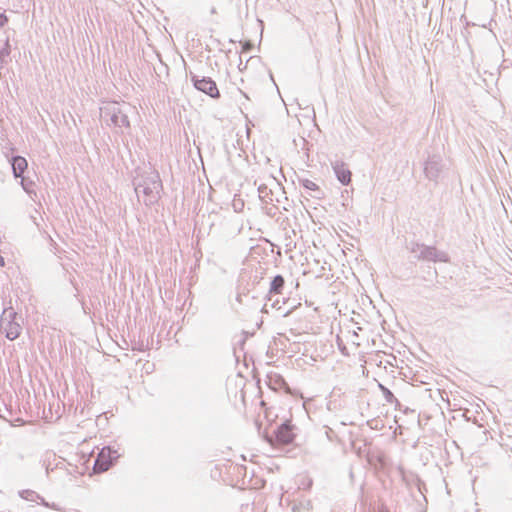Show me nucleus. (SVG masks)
Listing matches in <instances>:
<instances>
[{
	"label": "nucleus",
	"mask_w": 512,
	"mask_h": 512,
	"mask_svg": "<svg viewBox=\"0 0 512 512\" xmlns=\"http://www.w3.org/2000/svg\"><path fill=\"white\" fill-rule=\"evenodd\" d=\"M162 189V181L156 171L142 174L134 180V190L137 198L146 206L158 203Z\"/></svg>",
	"instance_id": "nucleus-1"
},
{
	"label": "nucleus",
	"mask_w": 512,
	"mask_h": 512,
	"mask_svg": "<svg viewBox=\"0 0 512 512\" xmlns=\"http://www.w3.org/2000/svg\"><path fill=\"white\" fill-rule=\"evenodd\" d=\"M118 457L119 455L111 456L110 447H103L95 460L94 471L98 473L107 471L112 461L116 460Z\"/></svg>",
	"instance_id": "nucleus-6"
},
{
	"label": "nucleus",
	"mask_w": 512,
	"mask_h": 512,
	"mask_svg": "<svg viewBox=\"0 0 512 512\" xmlns=\"http://www.w3.org/2000/svg\"><path fill=\"white\" fill-rule=\"evenodd\" d=\"M410 252L418 260L432 262H448L449 256L445 251L438 250L434 246H427L421 243L412 242L409 247Z\"/></svg>",
	"instance_id": "nucleus-3"
},
{
	"label": "nucleus",
	"mask_w": 512,
	"mask_h": 512,
	"mask_svg": "<svg viewBox=\"0 0 512 512\" xmlns=\"http://www.w3.org/2000/svg\"><path fill=\"white\" fill-rule=\"evenodd\" d=\"M20 496L28 501H35L36 499L40 498V496L32 490H23L20 493Z\"/></svg>",
	"instance_id": "nucleus-14"
},
{
	"label": "nucleus",
	"mask_w": 512,
	"mask_h": 512,
	"mask_svg": "<svg viewBox=\"0 0 512 512\" xmlns=\"http://www.w3.org/2000/svg\"><path fill=\"white\" fill-rule=\"evenodd\" d=\"M299 183L306 190L311 191V192L314 193V194H311L312 197L317 198V199H321L323 197V191L312 180H309V179H306V178H300L299 179Z\"/></svg>",
	"instance_id": "nucleus-10"
},
{
	"label": "nucleus",
	"mask_w": 512,
	"mask_h": 512,
	"mask_svg": "<svg viewBox=\"0 0 512 512\" xmlns=\"http://www.w3.org/2000/svg\"><path fill=\"white\" fill-rule=\"evenodd\" d=\"M293 512H308L302 507H293Z\"/></svg>",
	"instance_id": "nucleus-16"
},
{
	"label": "nucleus",
	"mask_w": 512,
	"mask_h": 512,
	"mask_svg": "<svg viewBox=\"0 0 512 512\" xmlns=\"http://www.w3.org/2000/svg\"><path fill=\"white\" fill-rule=\"evenodd\" d=\"M258 193H259V198L263 202L268 203V202H271L273 200L272 199V192H271V190L265 184L259 185Z\"/></svg>",
	"instance_id": "nucleus-13"
},
{
	"label": "nucleus",
	"mask_w": 512,
	"mask_h": 512,
	"mask_svg": "<svg viewBox=\"0 0 512 512\" xmlns=\"http://www.w3.org/2000/svg\"><path fill=\"white\" fill-rule=\"evenodd\" d=\"M275 442L278 444L287 445L293 442L295 438L294 426L286 421L282 423L275 431Z\"/></svg>",
	"instance_id": "nucleus-5"
},
{
	"label": "nucleus",
	"mask_w": 512,
	"mask_h": 512,
	"mask_svg": "<svg viewBox=\"0 0 512 512\" xmlns=\"http://www.w3.org/2000/svg\"><path fill=\"white\" fill-rule=\"evenodd\" d=\"M284 278L281 276V275H276L271 283H270V289H269V294H270V298L269 300H272V297L273 296H277L281 293L283 287H284Z\"/></svg>",
	"instance_id": "nucleus-11"
},
{
	"label": "nucleus",
	"mask_w": 512,
	"mask_h": 512,
	"mask_svg": "<svg viewBox=\"0 0 512 512\" xmlns=\"http://www.w3.org/2000/svg\"><path fill=\"white\" fill-rule=\"evenodd\" d=\"M444 168L445 164L443 163V158L441 155H429L427 160L424 162V175L430 181L437 182Z\"/></svg>",
	"instance_id": "nucleus-4"
},
{
	"label": "nucleus",
	"mask_w": 512,
	"mask_h": 512,
	"mask_svg": "<svg viewBox=\"0 0 512 512\" xmlns=\"http://www.w3.org/2000/svg\"><path fill=\"white\" fill-rule=\"evenodd\" d=\"M119 455L118 452L111 448V456Z\"/></svg>",
	"instance_id": "nucleus-19"
},
{
	"label": "nucleus",
	"mask_w": 512,
	"mask_h": 512,
	"mask_svg": "<svg viewBox=\"0 0 512 512\" xmlns=\"http://www.w3.org/2000/svg\"><path fill=\"white\" fill-rule=\"evenodd\" d=\"M379 388H380V390L383 394V397L387 403L395 404V406L400 405V402L398 401V399L394 396V394L387 387H385L382 384H379Z\"/></svg>",
	"instance_id": "nucleus-12"
},
{
	"label": "nucleus",
	"mask_w": 512,
	"mask_h": 512,
	"mask_svg": "<svg viewBox=\"0 0 512 512\" xmlns=\"http://www.w3.org/2000/svg\"><path fill=\"white\" fill-rule=\"evenodd\" d=\"M17 312L12 308H5L0 317V332L9 340H15L19 337L22 326L19 323Z\"/></svg>",
	"instance_id": "nucleus-2"
},
{
	"label": "nucleus",
	"mask_w": 512,
	"mask_h": 512,
	"mask_svg": "<svg viewBox=\"0 0 512 512\" xmlns=\"http://www.w3.org/2000/svg\"><path fill=\"white\" fill-rule=\"evenodd\" d=\"M278 303H279V300H278V298H277V299L273 300V304H272V306H273V307H276V305H277Z\"/></svg>",
	"instance_id": "nucleus-20"
},
{
	"label": "nucleus",
	"mask_w": 512,
	"mask_h": 512,
	"mask_svg": "<svg viewBox=\"0 0 512 512\" xmlns=\"http://www.w3.org/2000/svg\"><path fill=\"white\" fill-rule=\"evenodd\" d=\"M8 21L7 17L3 14H0V26H3Z\"/></svg>",
	"instance_id": "nucleus-15"
},
{
	"label": "nucleus",
	"mask_w": 512,
	"mask_h": 512,
	"mask_svg": "<svg viewBox=\"0 0 512 512\" xmlns=\"http://www.w3.org/2000/svg\"><path fill=\"white\" fill-rule=\"evenodd\" d=\"M333 170L341 184L348 185L350 183L352 174L343 162L333 164Z\"/></svg>",
	"instance_id": "nucleus-8"
},
{
	"label": "nucleus",
	"mask_w": 512,
	"mask_h": 512,
	"mask_svg": "<svg viewBox=\"0 0 512 512\" xmlns=\"http://www.w3.org/2000/svg\"><path fill=\"white\" fill-rule=\"evenodd\" d=\"M11 165L14 176L18 178L23 175L24 171L27 169L28 163L24 157L14 156Z\"/></svg>",
	"instance_id": "nucleus-9"
},
{
	"label": "nucleus",
	"mask_w": 512,
	"mask_h": 512,
	"mask_svg": "<svg viewBox=\"0 0 512 512\" xmlns=\"http://www.w3.org/2000/svg\"><path fill=\"white\" fill-rule=\"evenodd\" d=\"M267 440H268V442H270L271 444H273V443H274L273 436H268V437H267Z\"/></svg>",
	"instance_id": "nucleus-18"
},
{
	"label": "nucleus",
	"mask_w": 512,
	"mask_h": 512,
	"mask_svg": "<svg viewBox=\"0 0 512 512\" xmlns=\"http://www.w3.org/2000/svg\"><path fill=\"white\" fill-rule=\"evenodd\" d=\"M245 131H246L247 136H249V134H250V131H251V130H250V129H247V130H245Z\"/></svg>",
	"instance_id": "nucleus-21"
},
{
	"label": "nucleus",
	"mask_w": 512,
	"mask_h": 512,
	"mask_svg": "<svg viewBox=\"0 0 512 512\" xmlns=\"http://www.w3.org/2000/svg\"><path fill=\"white\" fill-rule=\"evenodd\" d=\"M0 266H5V260L4 258L0 255Z\"/></svg>",
	"instance_id": "nucleus-17"
},
{
	"label": "nucleus",
	"mask_w": 512,
	"mask_h": 512,
	"mask_svg": "<svg viewBox=\"0 0 512 512\" xmlns=\"http://www.w3.org/2000/svg\"><path fill=\"white\" fill-rule=\"evenodd\" d=\"M194 85L196 89L202 91L212 98L220 97V92L217 88V85L211 78H202L200 80H196Z\"/></svg>",
	"instance_id": "nucleus-7"
}]
</instances>
